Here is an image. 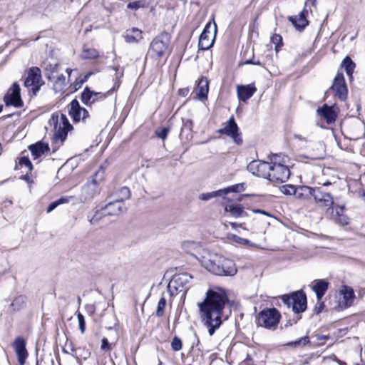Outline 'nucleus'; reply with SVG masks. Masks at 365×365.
I'll list each match as a JSON object with an SVG mask.
<instances>
[{"label": "nucleus", "mask_w": 365, "mask_h": 365, "mask_svg": "<svg viewBox=\"0 0 365 365\" xmlns=\"http://www.w3.org/2000/svg\"><path fill=\"white\" fill-rule=\"evenodd\" d=\"M355 298L352 288L348 286H343L337 295L336 306L338 310L344 309L352 305Z\"/></svg>", "instance_id": "obj_12"}, {"label": "nucleus", "mask_w": 365, "mask_h": 365, "mask_svg": "<svg viewBox=\"0 0 365 365\" xmlns=\"http://www.w3.org/2000/svg\"><path fill=\"white\" fill-rule=\"evenodd\" d=\"M170 36L168 33L163 32L155 37L150 43L148 54L155 60L161 58L168 51Z\"/></svg>", "instance_id": "obj_4"}, {"label": "nucleus", "mask_w": 365, "mask_h": 365, "mask_svg": "<svg viewBox=\"0 0 365 365\" xmlns=\"http://www.w3.org/2000/svg\"><path fill=\"white\" fill-rule=\"evenodd\" d=\"M101 349L102 350H109L110 349V346L108 343V341L106 338H103L102 339V344H101Z\"/></svg>", "instance_id": "obj_54"}, {"label": "nucleus", "mask_w": 365, "mask_h": 365, "mask_svg": "<svg viewBox=\"0 0 365 365\" xmlns=\"http://www.w3.org/2000/svg\"><path fill=\"white\" fill-rule=\"evenodd\" d=\"M19 165L21 166H25L26 168H29V170L31 171L33 168V165H32V163L30 161V160L29 159L28 157H21L20 159H19Z\"/></svg>", "instance_id": "obj_48"}, {"label": "nucleus", "mask_w": 365, "mask_h": 365, "mask_svg": "<svg viewBox=\"0 0 365 365\" xmlns=\"http://www.w3.org/2000/svg\"><path fill=\"white\" fill-rule=\"evenodd\" d=\"M123 37L127 43H138L143 38L142 31L137 28H133L127 30Z\"/></svg>", "instance_id": "obj_29"}, {"label": "nucleus", "mask_w": 365, "mask_h": 365, "mask_svg": "<svg viewBox=\"0 0 365 365\" xmlns=\"http://www.w3.org/2000/svg\"><path fill=\"white\" fill-rule=\"evenodd\" d=\"M58 206V203L57 202V201H53L49 205L48 207H47V210H46V212L48 213L51 212V211H53L54 209H56L57 207Z\"/></svg>", "instance_id": "obj_55"}, {"label": "nucleus", "mask_w": 365, "mask_h": 365, "mask_svg": "<svg viewBox=\"0 0 365 365\" xmlns=\"http://www.w3.org/2000/svg\"><path fill=\"white\" fill-rule=\"evenodd\" d=\"M342 66L344 68L346 74L349 76H351L355 68V63L349 57L346 56L342 61Z\"/></svg>", "instance_id": "obj_34"}, {"label": "nucleus", "mask_w": 365, "mask_h": 365, "mask_svg": "<svg viewBox=\"0 0 365 365\" xmlns=\"http://www.w3.org/2000/svg\"><path fill=\"white\" fill-rule=\"evenodd\" d=\"M73 198V197H72V196H65V197H60L56 201L58 203V205H60L62 204L68 203L70 202V200H71Z\"/></svg>", "instance_id": "obj_53"}, {"label": "nucleus", "mask_w": 365, "mask_h": 365, "mask_svg": "<svg viewBox=\"0 0 365 365\" xmlns=\"http://www.w3.org/2000/svg\"><path fill=\"white\" fill-rule=\"evenodd\" d=\"M228 302L225 291L215 287L208 289L204 301L198 304L202 322L208 328L210 336L221 326L223 310Z\"/></svg>", "instance_id": "obj_1"}, {"label": "nucleus", "mask_w": 365, "mask_h": 365, "mask_svg": "<svg viewBox=\"0 0 365 365\" xmlns=\"http://www.w3.org/2000/svg\"><path fill=\"white\" fill-rule=\"evenodd\" d=\"M272 161L253 160L247 165V170L253 175L263 178H269Z\"/></svg>", "instance_id": "obj_14"}, {"label": "nucleus", "mask_w": 365, "mask_h": 365, "mask_svg": "<svg viewBox=\"0 0 365 365\" xmlns=\"http://www.w3.org/2000/svg\"><path fill=\"white\" fill-rule=\"evenodd\" d=\"M125 210L124 203L113 200L108 202L103 209V215H118Z\"/></svg>", "instance_id": "obj_21"}, {"label": "nucleus", "mask_w": 365, "mask_h": 365, "mask_svg": "<svg viewBox=\"0 0 365 365\" xmlns=\"http://www.w3.org/2000/svg\"><path fill=\"white\" fill-rule=\"evenodd\" d=\"M195 336L197 338V344H199V342H200V340H199V339L197 337V334H195Z\"/></svg>", "instance_id": "obj_64"}, {"label": "nucleus", "mask_w": 365, "mask_h": 365, "mask_svg": "<svg viewBox=\"0 0 365 365\" xmlns=\"http://www.w3.org/2000/svg\"><path fill=\"white\" fill-rule=\"evenodd\" d=\"M43 84L44 81L42 79L40 68L38 67L31 68L24 81L25 87L30 88L33 94L36 95Z\"/></svg>", "instance_id": "obj_9"}, {"label": "nucleus", "mask_w": 365, "mask_h": 365, "mask_svg": "<svg viewBox=\"0 0 365 365\" xmlns=\"http://www.w3.org/2000/svg\"><path fill=\"white\" fill-rule=\"evenodd\" d=\"M73 70L71 69V68H67L66 69V73H68V78L70 77L71 73H72Z\"/></svg>", "instance_id": "obj_62"}, {"label": "nucleus", "mask_w": 365, "mask_h": 365, "mask_svg": "<svg viewBox=\"0 0 365 365\" xmlns=\"http://www.w3.org/2000/svg\"><path fill=\"white\" fill-rule=\"evenodd\" d=\"M282 192L285 195H297V197H301L303 195L301 194L299 187L297 190L294 185H286L282 187Z\"/></svg>", "instance_id": "obj_36"}, {"label": "nucleus", "mask_w": 365, "mask_h": 365, "mask_svg": "<svg viewBox=\"0 0 365 365\" xmlns=\"http://www.w3.org/2000/svg\"><path fill=\"white\" fill-rule=\"evenodd\" d=\"M304 12H307L305 9H304L298 16L289 17V21L293 24L296 29L300 31L304 29L308 24V21L305 17Z\"/></svg>", "instance_id": "obj_30"}, {"label": "nucleus", "mask_w": 365, "mask_h": 365, "mask_svg": "<svg viewBox=\"0 0 365 365\" xmlns=\"http://www.w3.org/2000/svg\"><path fill=\"white\" fill-rule=\"evenodd\" d=\"M225 212H229L235 217H239L244 213L243 207L240 204H230L225 206Z\"/></svg>", "instance_id": "obj_32"}, {"label": "nucleus", "mask_w": 365, "mask_h": 365, "mask_svg": "<svg viewBox=\"0 0 365 365\" xmlns=\"http://www.w3.org/2000/svg\"><path fill=\"white\" fill-rule=\"evenodd\" d=\"M182 344L181 339L178 336H175L171 342V347L173 350L175 351H180L182 349Z\"/></svg>", "instance_id": "obj_46"}, {"label": "nucleus", "mask_w": 365, "mask_h": 365, "mask_svg": "<svg viewBox=\"0 0 365 365\" xmlns=\"http://www.w3.org/2000/svg\"><path fill=\"white\" fill-rule=\"evenodd\" d=\"M68 114L75 123L85 121L89 116L88 110L81 107L76 99H73L70 103Z\"/></svg>", "instance_id": "obj_16"}, {"label": "nucleus", "mask_w": 365, "mask_h": 365, "mask_svg": "<svg viewBox=\"0 0 365 365\" xmlns=\"http://www.w3.org/2000/svg\"><path fill=\"white\" fill-rule=\"evenodd\" d=\"M169 132V129L167 128H161L156 130L155 133L157 136L163 140L165 139L168 133Z\"/></svg>", "instance_id": "obj_50"}, {"label": "nucleus", "mask_w": 365, "mask_h": 365, "mask_svg": "<svg viewBox=\"0 0 365 365\" xmlns=\"http://www.w3.org/2000/svg\"><path fill=\"white\" fill-rule=\"evenodd\" d=\"M97 182L96 180H92L91 182H87L82 187V193L80 197L81 201H86L93 197L96 192Z\"/></svg>", "instance_id": "obj_24"}, {"label": "nucleus", "mask_w": 365, "mask_h": 365, "mask_svg": "<svg viewBox=\"0 0 365 365\" xmlns=\"http://www.w3.org/2000/svg\"><path fill=\"white\" fill-rule=\"evenodd\" d=\"M255 213H262L266 215H269L265 211L261 210H252Z\"/></svg>", "instance_id": "obj_61"}, {"label": "nucleus", "mask_w": 365, "mask_h": 365, "mask_svg": "<svg viewBox=\"0 0 365 365\" xmlns=\"http://www.w3.org/2000/svg\"><path fill=\"white\" fill-rule=\"evenodd\" d=\"M230 225L232 229H236L237 227H242V224L238 225L236 222H231Z\"/></svg>", "instance_id": "obj_60"}, {"label": "nucleus", "mask_w": 365, "mask_h": 365, "mask_svg": "<svg viewBox=\"0 0 365 365\" xmlns=\"http://www.w3.org/2000/svg\"><path fill=\"white\" fill-rule=\"evenodd\" d=\"M92 75V73L90 72V73H88L86 75H85L83 79H82L81 81V83H80V85H79V87L81 86V84H83V83H85L86 81H88V78Z\"/></svg>", "instance_id": "obj_59"}, {"label": "nucleus", "mask_w": 365, "mask_h": 365, "mask_svg": "<svg viewBox=\"0 0 365 365\" xmlns=\"http://www.w3.org/2000/svg\"><path fill=\"white\" fill-rule=\"evenodd\" d=\"M86 309L87 312L90 315L93 314L95 311H96V308H95V306L93 304H88V305H86Z\"/></svg>", "instance_id": "obj_56"}, {"label": "nucleus", "mask_w": 365, "mask_h": 365, "mask_svg": "<svg viewBox=\"0 0 365 365\" xmlns=\"http://www.w3.org/2000/svg\"><path fill=\"white\" fill-rule=\"evenodd\" d=\"M317 113L323 117L328 124H331L336 120V114L331 107L324 105L323 107L318 108Z\"/></svg>", "instance_id": "obj_27"}, {"label": "nucleus", "mask_w": 365, "mask_h": 365, "mask_svg": "<svg viewBox=\"0 0 365 365\" xmlns=\"http://www.w3.org/2000/svg\"><path fill=\"white\" fill-rule=\"evenodd\" d=\"M218 133L230 136L237 145L242 143V139L239 133V128L233 116H231L230 119L223 124V128L220 129Z\"/></svg>", "instance_id": "obj_13"}, {"label": "nucleus", "mask_w": 365, "mask_h": 365, "mask_svg": "<svg viewBox=\"0 0 365 365\" xmlns=\"http://www.w3.org/2000/svg\"><path fill=\"white\" fill-rule=\"evenodd\" d=\"M4 102L6 106H13L16 108H20L23 106L20 95V87L17 83H13L10 91L4 96Z\"/></svg>", "instance_id": "obj_17"}, {"label": "nucleus", "mask_w": 365, "mask_h": 365, "mask_svg": "<svg viewBox=\"0 0 365 365\" xmlns=\"http://www.w3.org/2000/svg\"><path fill=\"white\" fill-rule=\"evenodd\" d=\"M222 191V195H227L230 192H240L245 190V184L244 183H238L234 185L227 187L225 189L220 190Z\"/></svg>", "instance_id": "obj_35"}, {"label": "nucleus", "mask_w": 365, "mask_h": 365, "mask_svg": "<svg viewBox=\"0 0 365 365\" xmlns=\"http://www.w3.org/2000/svg\"><path fill=\"white\" fill-rule=\"evenodd\" d=\"M33 158L37 159L49 150L48 143L39 141L29 146Z\"/></svg>", "instance_id": "obj_26"}, {"label": "nucleus", "mask_w": 365, "mask_h": 365, "mask_svg": "<svg viewBox=\"0 0 365 365\" xmlns=\"http://www.w3.org/2000/svg\"><path fill=\"white\" fill-rule=\"evenodd\" d=\"M344 206H336L335 207V211L334 212V210L332 209V220H334V217H337L340 216L341 214H344Z\"/></svg>", "instance_id": "obj_52"}, {"label": "nucleus", "mask_w": 365, "mask_h": 365, "mask_svg": "<svg viewBox=\"0 0 365 365\" xmlns=\"http://www.w3.org/2000/svg\"><path fill=\"white\" fill-rule=\"evenodd\" d=\"M98 56V52L95 48H83L81 53V58L83 59H93Z\"/></svg>", "instance_id": "obj_39"}, {"label": "nucleus", "mask_w": 365, "mask_h": 365, "mask_svg": "<svg viewBox=\"0 0 365 365\" xmlns=\"http://www.w3.org/2000/svg\"><path fill=\"white\" fill-rule=\"evenodd\" d=\"M56 66L57 65H54L53 66L52 65H49L50 68L52 69V72L55 71Z\"/></svg>", "instance_id": "obj_63"}, {"label": "nucleus", "mask_w": 365, "mask_h": 365, "mask_svg": "<svg viewBox=\"0 0 365 365\" xmlns=\"http://www.w3.org/2000/svg\"><path fill=\"white\" fill-rule=\"evenodd\" d=\"M257 88L253 84L237 86V96L240 101L246 102L256 92Z\"/></svg>", "instance_id": "obj_23"}, {"label": "nucleus", "mask_w": 365, "mask_h": 365, "mask_svg": "<svg viewBox=\"0 0 365 365\" xmlns=\"http://www.w3.org/2000/svg\"><path fill=\"white\" fill-rule=\"evenodd\" d=\"M309 343V339L308 336L301 337L300 339L292 341L287 344L288 346H302Z\"/></svg>", "instance_id": "obj_41"}, {"label": "nucleus", "mask_w": 365, "mask_h": 365, "mask_svg": "<svg viewBox=\"0 0 365 365\" xmlns=\"http://www.w3.org/2000/svg\"><path fill=\"white\" fill-rule=\"evenodd\" d=\"M77 318H78V327H79L80 331H81V334H83L86 330L85 318H84L83 315L80 312L77 313Z\"/></svg>", "instance_id": "obj_47"}, {"label": "nucleus", "mask_w": 365, "mask_h": 365, "mask_svg": "<svg viewBox=\"0 0 365 365\" xmlns=\"http://www.w3.org/2000/svg\"><path fill=\"white\" fill-rule=\"evenodd\" d=\"M192 279V276L188 273L175 274L168 286L170 295L173 296L182 293V295L185 297L191 286Z\"/></svg>", "instance_id": "obj_3"}, {"label": "nucleus", "mask_w": 365, "mask_h": 365, "mask_svg": "<svg viewBox=\"0 0 365 365\" xmlns=\"http://www.w3.org/2000/svg\"><path fill=\"white\" fill-rule=\"evenodd\" d=\"M68 88V83L66 82V77L61 74L54 81L53 89L55 93H64Z\"/></svg>", "instance_id": "obj_31"}, {"label": "nucleus", "mask_w": 365, "mask_h": 365, "mask_svg": "<svg viewBox=\"0 0 365 365\" xmlns=\"http://www.w3.org/2000/svg\"><path fill=\"white\" fill-rule=\"evenodd\" d=\"M148 5L149 3L146 0H138L128 3L127 8L132 10H138L141 8H147Z\"/></svg>", "instance_id": "obj_37"}, {"label": "nucleus", "mask_w": 365, "mask_h": 365, "mask_svg": "<svg viewBox=\"0 0 365 365\" xmlns=\"http://www.w3.org/2000/svg\"><path fill=\"white\" fill-rule=\"evenodd\" d=\"M331 88L334 91L336 97H337L341 101L346 100L348 90L343 73H338L336 74Z\"/></svg>", "instance_id": "obj_15"}, {"label": "nucleus", "mask_w": 365, "mask_h": 365, "mask_svg": "<svg viewBox=\"0 0 365 365\" xmlns=\"http://www.w3.org/2000/svg\"><path fill=\"white\" fill-rule=\"evenodd\" d=\"M221 263L220 265V268L222 270L221 274H218L219 276H233L237 273V268L235 262L227 258H225L221 256Z\"/></svg>", "instance_id": "obj_22"}, {"label": "nucleus", "mask_w": 365, "mask_h": 365, "mask_svg": "<svg viewBox=\"0 0 365 365\" xmlns=\"http://www.w3.org/2000/svg\"><path fill=\"white\" fill-rule=\"evenodd\" d=\"M209 91L208 80L205 77H202L195 89L197 97L200 100H205L207 98Z\"/></svg>", "instance_id": "obj_25"}, {"label": "nucleus", "mask_w": 365, "mask_h": 365, "mask_svg": "<svg viewBox=\"0 0 365 365\" xmlns=\"http://www.w3.org/2000/svg\"><path fill=\"white\" fill-rule=\"evenodd\" d=\"M25 304V297L23 296H19L16 297L11 303V306L14 307V309H20Z\"/></svg>", "instance_id": "obj_43"}, {"label": "nucleus", "mask_w": 365, "mask_h": 365, "mask_svg": "<svg viewBox=\"0 0 365 365\" xmlns=\"http://www.w3.org/2000/svg\"><path fill=\"white\" fill-rule=\"evenodd\" d=\"M348 133L351 139L357 140L365 135V125L363 121L356 118L348 125Z\"/></svg>", "instance_id": "obj_18"}, {"label": "nucleus", "mask_w": 365, "mask_h": 365, "mask_svg": "<svg viewBox=\"0 0 365 365\" xmlns=\"http://www.w3.org/2000/svg\"><path fill=\"white\" fill-rule=\"evenodd\" d=\"M221 262V256L217 254H214L210 255L208 259H205L202 263L203 266L207 270L217 275L221 274V273H222V269L220 268Z\"/></svg>", "instance_id": "obj_19"}, {"label": "nucleus", "mask_w": 365, "mask_h": 365, "mask_svg": "<svg viewBox=\"0 0 365 365\" xmlns=\"http://www.w3.org/2000/svg\"><path fill=\"white\" fill-rule=\"evenodd\" d=\"M192 121L190 119H182V125L181 128V132H183L185 130H187L188 131H191L192 128Z\"/></svg>", "instance_id": "obj_49"}, {"label": "nucleus", "mask_w": 365, "mask_h": 365, "mask_svg": "<svg viewBox=\"0 0 365 365\" xmlns=\"http://www.w3.org/2000/svg\"><path fill=\"white\" fill-rule=\"evenodd\" d=\"M271 41L275 45V50L278 51L279 48L282 46V38L279 34H274L271 37Z\"/></svg>", "instance_id": "obj_44"}, {"label": "nucleus", "mask_w": 365, "mask_h": 365, "mask_svg": "<svg viewBox=\"0 0 365 365\" xmlns=\"http://www.w3.org/2000/svg\"><path fill=\"white\" fill-rule=\"evenodd\" d=\"M290 175L288 167L278 162V156L274 155L272 158V165L269 180L274 182L282 183L286 182Z\"/></svg>", "instance_id": "obj_7"}, {"label": "nucleus", "mask_w": 365, "mask_h": 365, "mask_svg": "<svg viewBox=\"0 0 365 365\" xmlns=\"http://www.w3.org/2000/svg\"><path fill=\"white\" fill-rule=\"evenodd\" d=\"M245 64H253V65H261V63L259 61H255V60H247L245 62Z\"/></svg>", "instance_id": "obj_58"}, {"label": "nucleus", "mask_w": 365, "mask_h": 365, "mask_svg": "<svg viewBox=\"0 0 365 365\" xmlns=\"http://www.w3.org/2000/svg\"><path fill=\"white\" fill-rule=\"evenodd\" d=\"M14 347L18 356L19 365H24L28 356L25 340L21 337H17L14 341Z\"/></svg>", "instance_id": "obj_20"}, {"label": "nucleus", "mask_w": 365, "mask_h": 365, "mask_svg": "<svg viewBox=\"0 0 365 365\" xmlns=\"http://www.w3.org/2000/svg\"><path fill=\"white\" fill-rule=\"evenodd\" d=\"M282 300L296 314L304 312L307 309V296L302 290L293 292L290 295H283Z\"/></svg>", "instance_id": "obj_5"}, {"label": "nucleus", "mask_w": 365, "mask_h": 365, "mask_svg": "<svg viewBox=\"0 0 365 365\" xmlns=\"http://www.w3.org/2000/svg\"><path fill=\"white\" fill-rule=\"evenodd\" d=\"M116 198L115 199L117 201H120L124 203V200H128L130 197V191L127 187H122L116 193Z\"/></svg>", "instance_id": "obj_33"}, {"label": "nucleus", "mask_w": 365, "mask_h": 365, "mask_svg": "<svg viewBox=\"0 0 365 365\" xmlns=\"http://www.w3.org/2000/svg\"><path fill=\"white\" fill-rule=\"evenodd\" d=\"M329 282L324 279H317L314 281L312 289L316 294L319 301L322 299L329 287Z\"/></svg>", "instance_id": "obj_28"}, {"label": "nucleus", "mask_w": 365, "mask_h": 365, "mask_svg": "<svg viewBox=\"0 0 365 365\" xmlns=\"http://www.w3.org/2000/svg\"><path fill=\"white\" fill-rule=\"evenodd\" d=\"M280 314L275 308L264 309L257 317V325L271 329L277 327L279 322Z\"/></svg>", "instance_id": "obj_8"}, {"label": "nucleus", "mask_w": 365, "mask_h": 365, "mask_svg": "<svg viewBox=\"0 0 365 365\" xmlns=\"http://www.w3.org/2000/svg\"><path fill=\"white\" fill-rule=\"evenodd\" d=\"M103 213H101L98 211H96L94 215L89 220L90 223L91 225H96L98 223L99 220L102 217Z\"/></svg>", "instance_id": "obj_51"}, {"label": "nucleus", "mask_w": 365, "mask_h": 365, "mask_svg": "<svg viewBox=\"0 0 365 365\" xmlns=\"http://www.w3.org/2000/svg\"><path fill=\"white\" fill-rule=\"evenodd\" d=\"M123 73L118 76L116 73V82L114 83L113 88L107 92H95L91 90L88 87H86L81 96V101L88 106H91L97 103L104 101L111 93L115 91L120 86L119 78L122 77Z\"/></svg>", "instance_id": "obj_2"}, {"label": "nucleus", "mask_w": 365, "mask_h": 365, "mask_svg": "<svg viewBox=\"0 0 365 365\" xmlns=\"http://www.w3.org/2000/svg\"><path fill=\"white\" fill-rule=\"evenodd\" d=\"M217 196H222V191L220 190L207 193H202L199 195V199L201 200L207 201Z\"/></svg>", "instance_id": "obj_40"}, {"label": "nucleus", "mask_w": 365, "mask_h": 365, "mask_svg": "<svg viewBox=\"0 0 365 365\" xmlns=\"http://www.w3.org/2000/svg\"><path fill=\"white\" fill-rule=\"evenodd\" d=\"M294 138L295 139H297L300 141H303V142H307V139L305 138V137H303L302 135H299V134H295L294 135Z\"/></svg>", "instance_id": "obj_57"}, {"label": "nucleus", "mask_w": 365, "mask_h": 365, "mask_svg": "<svg viewBox=\"0 0 365 365\" xmlns=\"http://www.w3.org/2000/svg\"><path fill=\"white\" fill-rule=\"evenodd\" d=\"M216 32L217 26L215 24H214L213 28L210 22L207 24L200 36L198 43L199 48L205 51L212 47L214 43Z\"/></svg>", "instance_id": "obj_11"}, {"label": "nucleus", "mask_w": 365, "mask_h": 365, "mask_svg": "<svg viewBox=\"0 0 365 365\" xmlns=\"http://www.w3.org/2000/svg\"><path fill=\"white\" fill-rule=\"evenodd\" d=\"M227 238L230 240H232L234 242H236L237 244L244 245H251L253 246L254 245L251 243V242L249 240L242 238L241 237H239L235 234H228Z\"/></svg>", "instance_id": "obj_38"}, {"label": "nucleus", "mask_w": 365, "mask_h": 365, "mask_svg": "<svg viewBox=\"0 0 365 365\" xmlns=\"http://www.w3.org/2000/svg\"><path fill=\"white\" fill-rule=\"evenodd\" d=\"M302 195H311L314 200L323 206L332 207L334 199L330 193L325 192L322 187H311L309 186L299 187Z\"/></svg>", "instance_id": "obj_6"}, {"label": "nucleus", "mask_w": 365, "mask_h": 365, "mask_svg": "<svg viewBox=\"0 0 365 365\" xmlns=\"http://www.w3.org/2000/svg\"><path fill=\"white\" fill-rule=\"evenodd\" d=\"M333 220L335 223L341 226H344L349 224V218L344 213L341 214L337 217H334Z\"/></svg>", "instance_id": "obj_45"}, {"label": "nucleus", "mask_w": 365, "mask_h": 365, "mask_svg": "<svg viewBox=\"0 0 365 365\" xmlns=\"http://www.w3.org/2000/svg\"><path fill=\"white\" fill-rule=\"evenodd\" d=\"M71 128L72 125L70 124L66 115L61 114L59 120V128L53 137V144L55 145L53 150H56L63 144L67 137L68 131Z\"/></svg>", "instance_id": "obj_10"}, {"label": "nucleus", "mask_w": 365, "mask_h": 365, "mask_svg": "<svg viewBox=\"0 0 365 365\" xmlns=\"http://www.w3.org/2000/svg\"><path fill=\"white\" fill-rule=\"evenodd\" d=\"M166 305V299L165 297H161L158 303L156 316L162 317L164 314V309Z\"/></svg>", "instance_id": "obj_42"}]
</instances>
